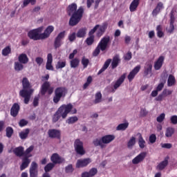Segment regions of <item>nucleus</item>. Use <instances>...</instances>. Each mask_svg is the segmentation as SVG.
I'll list each match as a JSON object with an SVG mask.
<instances>
[{
	"label": "nucleus",
	"instance_id": "5",
	"mask_svg": "<svg viewBox=\"0 0 177 177\" xmlns=\"http://www.w3.org/2000/svg\"><path fill=\"white\" fill-rule=\"evenodd\" d=\"M67 92V89H66V87H57L55 90V95L53 97V102L55 103V104H57L59 102H60V100L62 97H64L66 96V93Z\"/></svg>",
	"mask_w": 177,
	"mask_h": 177
},
{
	"label": "nucleus",
	"instance_id": "64",
	"mask_svg": "<svg viewBox=\"0 0 177 177\" xmlns=\"http://www.w3.org/2000/svg\"><path fill=\"white\" fill-rule=\"evenodd\" d=\"M170 121H171V124H173V125H176L177 124V115H172L170 118Z\"/></svg>",
	"mask_w": 177,
	"mask_h": 177
},
{
	"label": "nucleus",
	"instance_id": "2",
	"mask_svg": "<svg viewBox=\"0 0 177 177\" xmlns=\"http://www.w3.org/2000/svg\"><path fill=\"white\" fill-rule=\"evenodd\" d=\"M70 113L71 114H77V109L74 108L73 104L69 103L68 104H64L61 105L53 115V122H57L60 118L66 120Z\"/></svg>",
	"mask_w": 177,
	"mask_h": 177
},
{
	"label": "nucleus",
	"instance_id": "44",
	"mask_svg": "<svg viewBox=\"0 0 177 177\" xmlns=\"http://www.w3.org/2000/svg\"><path fill=\"white\" fill-rule=\"evenodd\" d=\"M168 165V159L165 158L163 161H162L159 165H158V169L160 171H162Z\"/></svg>",
	"mask_w": 177,
	"mask_h": 177
},
{
	"label": "nucleus",
	"instance_id": "12",
	"mask_svg": "<svg viewBox=\"0 0 177 177\" xmlns=\"http://www.w3.org/2000/svg\"><path fill=\"white\" fill-rule=\"evenodd\" d=\"M30 177H38V164L35 162L31 163L30 169Z\"/></svg>",
	"mask_w": 177,
	"mask_h": 177
},
{
	"label": "nucleus",
	"instance_id": "53",
	"mask_svg": "<svg viewBox=\"0 0 177 177\" xmlns=\"http://www.w3.org/2000/svg\"><path fill=\"white\" fill-rule=\"evenodd\" d=\"M81 63H82L84 68H86V67H88V66H89V59L86 58L85 57H83L82 58Z\"/></svg>",
	"mask_w": 177,
	"mask_h": 177
},
{
	"label": "nucleus",
	"instance_id": "38",
	"mask_svg": "<svg viewBox=\"0 0 177 177\" xmlns=\"http://www.w3.org/2000/svg\"><path fill=\"white\" fill-rule=\"evenodd\" d=\"M33 150L34 145L30 146L28 149H26L25 151H24V157H28V158H30V157H32V155L30 153H31Z\"/></svg>",
	"mask_w": 177,
	"mask_h": 177
},
{
	"label": "nucleus",
	"instance_id": "55",
	"mask_svg": "<svg viewBox=\"0 0 177 177\" xmlns=\"http://www.w3.org/2000/svg\"><path fill=\"white\" fill-rule=\"evenodd\" d=\"M92 76H88L87 77L86 83L83 86V88L86 89V88H88V86H89V85H91V84L92 83Z\"/></svg>",
	"mask_w": 177,
	"mask_h": 177
},
{
	"label": "nucleus",
	"instance_id": "60",
	"mask_svg": "<svg viewBox=\"0 0 177 177\" xmlns=\"http://www.w3.org/2000/svg\"><path fill=\"white\" fill-rule=\"evenodd\" d=\"M124 60H127V62H129L131 59H132V52L128 51L127 53H126L124 57Z\"/></svg>",
	"mask_w": 177,
	"mask_h": 177
},
{
	"label": "nucleus",
	"instance_id": "28",
	"mask_svg": "<svg viewBox=\"0 0 177 177\" xmlns=\"http://www.w3.org/2000/svg\"><path fill=\"white\" fill-rule=\"evenodd\" d=\"M28 57L27 56V54L26 53H21L18 57V62L21 63L22 64H27L29 62Z\"/></svg>",
	"mask_w": 177,
	"mask_h": 177
},
{
	"label": "nucleus",
	"instance_id": "14",
	"mask_svg": "<svg viewBox=\"0 0 177 177\" xmlns=\"http://www.w3.org/2000/svg\"><path fill=\"white\" fill-rule=\"evenodd\" d=\"M50 161L56 165L57 164H63L64 158H62L58 153H53L50 157Z\"/></svg>",
	"mask_w": 177,
	"mask_h": 177
},
{
	"label": "nucleus",
	"instance_id": "62",
	"mask_svg": "<svg viewBox=\"0 0 177 177\" xmlns=\"http://www.w3.org/2000/svg\"><path fill=\"white\" fill-rule=\"evenodd\" d=\"M165 120V113H161L159 116L157 117L156 121L158 122H162Z\"/></svg>",
	"mask_w": 177,
	"mask_h": 177
},
{
	"label": "nucleus",
	"instance_id": "1",
	"mask_svg": "<svg viewBox=\"0 0 177 177\" xmlns=\"http://www.w3.org/2000/svg\"><path fill=\"white\" fill-rule=\"evenodd\" d=\"M77 6L75 3L70 4L66 9L68 15L71 16L68 24L71 27L77 26V24L81 21L82 16H84V8L80 6L77 10Z\"/></svg>",
	"mask_w": 177,
	"mask_h": 177
},
{
	"label": "nucleus",
	"instance_id": "22",
	"mask_svg": "<svg viewBox=\"0 0 177 177\" xmlns=\"http://www.w3.org/2000/svg\"><path fill=\"white\" fill-rule=\"evenodd\" d=\"M101 138L103 145H109V143H111V142L115 139V136L113 135H106L102 136Z\"/></svg>",
	"mask_w": 177,
	"mask_h": 177
},
{
	"label": "nucleus",
	"instance_id": "23",
	"mask_svg": "<svg viewBox=\"0 0 177 177\" xmlns=\"http://www.w3.org/2000/svg\"><path fill=\"white\" fill-rule=\"evenodd\" d=\"M162 9H164V3H162V2L158 3L156 8L152 11V15L157 16Z\"/></svg>",
	"mask_w": 177,
	"mask_h": 177
},
{
	"label": "nucleus",
	"instance_id": "11",
	"mask_svg": "<svg viewBox=\"0 0 177 177\" xmlns=\"http://www.w3.org/2000/svg\"><path fill=\"white\" fill-rule=\"evenodd\" d=\"M91 162H92V160L89 158L79 159L76 162V168H84V167H88Z\"/></svg>",
	"mask_w": 177,
	"mask_h": 177
},
{
	"label": "nucleus",
	"instance_id": "26",
	"mask_svg": "<svg viewBox=\"0 0 177 177\" xmlns=\"http://www.w3.org/2000/svg\"><path fill=\"white\" fill-rule=\"evenodd\" d=\"M30 162H31V160H29L28 156H24L22 159V164L20 166V170L24 171V169H26V168L30 165Z\"/></svg>",
	"mask_w": 177,
	"mask_h": 177
},
{
	"label": "nucleus",
	"instance_id": "3",
	"mask_svg": "<svg viewBox=\"0 0 177 177\" xmlns=\"http://www.w3.org/2000/svg\"><path fill=\"white\" fill-rule=\"evenodd\" d=\"M22 88L23 89L19 91V96L24 98V102L25 104L30 103L31 99V95L34 92V89L31 88L32 86L27 77H24L22 80Z\"/></svg>",
	"mask_w": 177,
	"mask_h": 177
},
{
	"label": "nucleus",
	"instance_id": "10",
	"mask_svg": "<svg viewBox=\"0 0 177 177\" xmlns=\"http://www.w3.org/2000/svg\"><path fill=\"white\" fill-rule=\"evenodd\" d=\"M48 135L50 139H60L62 138V131L56 129H50L48 131Z\"/></svg>",
	"mask_w": 177,
	"mask_h": 177
},
{
	"label": "nucleus",
	"instance_id": "33",
	"mask_svg": "<svg viewBox=\"0 0 177 177\" xmlns=\"http://www.w3.org/2000/svg\"><path fill=\"white\" fill-rule=\"evenodd\" d=\"M110 63H111V59H108L104 62L102 68L98 71L97 75H100L102 73H104L107 68H109V66H110Z\"/></svg>",
	"mask_w": 177,
	"mask_h": 177
},
{
	"label": "nucleus",
	"instance_id": "40",
	"mask_svg": "<svg viewBox=\"0 0 177 177\" xmlns=\"http://www.w3.org/2000/svg\"><path fill=\"white\" fill-rule=\"evenodd\" d=\"M71 68H77L80 66V59L78 58H74L70 62Z\"/></svg>",
	"mask_w": 177,
	"mask_h": 177
},
{
	"label": "nucleus",
	"instance_id": "31",
	"mask_svg": "<svg viewBox=\"0 0 177 177\" xmlns=\"http://www.w3.org/2000/svg\"><path fill=\"white\" fill-rule=\"evenodd\" d=\"M93 145H94L95 147H97L100 146V149H104V147H106V145L103 144L102 138L94 139L93 140Z\"/></svg>",
	"mask_w": 177,
	"mask_h": 177
},
{
	"label": "nucleus",
	"instance_id": "29",
	"mask_svg": "<svg viewBox=\"0 0 177 177\" xmlns=\"http://www.w3.org/2000/svg\"><path fill=\"white\" fill-rule=\"evenodd\" d=\"M107 23H104L102 24V26H99V29L98 31L97 32V37H102V35H103L104 34V32H106V30H107Z\"/></svg>",
	"mask_w": 177,
	"mask_h": 177
},
{
	"label": "nucleus",
	"instance_id": "45",
	"mask_svg": "<svg viewBox=\"0 0 177 177\" xmlns=\"http://www.w3.org/2000/svg\"><path fill=\"white\" fill-rule=\"evenodd\" d=\"M156 31H157V37L158 38H162V37H164V32H162V26L161 25L157 26Z\"/></svg>",
	"mask_w": 177,
	"mask_h": 177
},
{
	"label": "nucleus",
	"instance_id": "21",
	"mask_svg": "<svg viewBox=\"0 0 177 177\" xmlns=\"http://www.w3.org/2000/svg\"><path fill=\"white\" fill-rule=\"evenodd\" d=\"M164 60H165V57L160 56L154 63V69L156 71L160 70L162 67V64H164Z\"/></svg>",
	"mask_w": 177,
	"mask_h": 177
},
{
	"label": "nucleus",
	"instance_id": "52",
	"mask_svg": "<svg viewBox=\"0 0 177 177\" xmlns=\"http://www.w3.org/2000/svg\"><path fill=\"white\" fill-rule=\"evenodd\" d=\"M53 168H55V164H53V162H50L45 166L44 171L45 172H49L52 171Z\"/></svg>",
	"mask_w": 177,
	"mask_h": 177
},
{
	"label": "nucleus",
	"instance_id": "35",
	"mask_svg": "<svg viewBox=\"0 0 177 177\" xmlns=\"http://www.w3.org/2000/svg\"><path fill=\"white\" fill-rule=\"evenodd\" d=\"M30 133V129H26L19 133V138L22 140H24L26 138H28Z\"/></svg>",
	"mask_w": 177,
	"mask_h": 177
},
{
	"label": "nucleus",
	"instance_id": "42",
	"mask_svg": "<svg viewBox=\"0 0 177 177\" xmlns=\"http://www.w3.org/2000/svg\"><path fill=\"white\" fill-rule=\"evenodd\" d=\"M128 127H129V122L121 123L116 127V130L117 131H125L128 128Z\"/></svg>",
	"mask_w": 177,
	"mask_h": 177
},
{
	"label": "nucleus",
	"instance_id": "37",
	"mask_svg": "<svg viewBox=\"0 0 177 177\" xmlns=\"http://www.w3.org/2000/svg\"><path fill=\"white\" fill-rule=\"evenodd\" d=\"M176 83V80L175 79V76L169 75L167 80V86H174V85H175Z\"/></svg>",
	"mask_w": 177,
	"mask_h": 177
},
{
	"label": "nucleus",
	"instance_id": "27",
	"mask_svg": "<svg viewBox=\"0 0 177 177\" xmlns=\"http://www.w3.org/2000/svg\"><path fill=\"white\" fill-rule=\"evenodd\" d=\"M152 68H153V65L151 64V62H147L144 68L145 77H147L149 74H151Z\"/></svg>",
	"mask_w": 177,
	"mask_h": 177
},
{
	"label": "nucleus",
	"instance_id": "6",
	"mask_svg": "<svg viewBox=\"0 0 177 177\" xmlns=\"http://www.w3.org/2000/svg\"><path fill=\"white\" fill-rule=\"evenodd\" d=\"M41 32H42V28L32 29L28 32V37L30 39H33V41H39V39H44Z\"/></svg>",
	"mask_w": 177,
	"mask_h": 177
},
{
	"label": "nucleus",
	"instance_id": "32",
	"mask_svg": "<svg viewBox=\"0 0 177 177\" xmlns=\"http://www.w3.org/2000/svg\"><path fill=\"white\" fill-rule=\"evenodd\" d=\"M87 31L88 29L86 28H82L78 30L77 32L76 33V37L77 38H85Z\"/></svg>",
	"mask_w": 177,
	"mask_h": 177
},
{
	"label": "nucleus",
	"instance_id": "57",
	"mask_svg": "<svg viewBox=\"0 0 177 177\" xmlns=\"http://www.w3.org/2000/svg\"><path fill=\"white\" fill-rule=\"evenodd\" d=\"M99 27H100V25H96L95 26H94V28L89 31L88 35L91 37H95L93 34H95V32L97 31V29L99 28Z\"/></svg>",
	"mask_w": 177,
	"mask_h": 177
},
{
	"label": "nucleus",
	"instance_id": "25",
	"mask_svg": "<svg viewBox=\"0 0 177 177\" xmlns=\"http://www.w3.org/2000/svg\"><path fill=\"white\" fill-rule=\"evenodd\" d=\"M120 62H121L120 55H115L112 59L111 68H113V70H114V68H117V67H118V64H120Z\"/></svg>",
	"mask_w": 177,
	"mask_h": 177
},
{
	"label": "nucleus",
	"instance_id": "41",
	"mask_svg": "<svg viewBox=\"0 0 177 177\" xmlns=\"http://www.w3.org/2000/svg\"><path fill=\"white\" fill-rule=\"evenodd\" d=\"M136 145V138L132 136L127 142L128 149H132Z\"/></svg>",
	"mask_w": 177,
	"mask_h": 177
},
{
	"label": "nucleus",
	"instance_id": "56",
	"mask_svg": "<svg viewBox=\"0 0 177 177\" xmlns=\"http://www.w3.org/2000/svg\"><path fill=\"white\" fill-rule=\"evenodd\" d=\"M66 174H73L74 172V168L73 167V165H68L65 167Z\"/></svg>",
	"mask_w": 177,
	"mask_h": 177
},
{
	"label": "nucleus",
	"instance_id": "13",
	"mask_svg": "<svg viewBox=\"0 0 177 177\" xmlns=\"http://www.w3.org/2000/svg\"><path fill=\"white\" fill-rule=\"evenodd\" d=\"M147 156V152H141L132 160V164L138 165L144 161Z\"/></svg>",
	"mask_w": 177,
	"mask_h": 177
},
{
	"label": "nucleus",
	"instance_id": "17",
	"mask_svg": "<svg viewBox=\"0 0 177 177\" xmlns=\"http://www.w3.org/2000/svg\"><path fill=\"white\" fill-rule=\"evenodd\" d=\"M19 111H20V105L18 103H14L10 109V115L15 118L19 115Z\"/></svg>",
	"mask_w": 177,
	"mask_h": 177
},
{
	"label": "nucleus",
	"instance_id": "16",
	"mask_svg": "<svg viewBox=\"0 0 177 177\" xmlns=\"http://www.w3.org/2000/svg\"><path fill=\"white\" fill-rule=\"evenodd\" d=\"M125 78H127V73H124L118 79V80L115 82L113 85V89L115 91L118 89V88H120L121 85H122V84L125 81Z\"/></svg>",
	"mask_w": 177,
	"mask_h": 177
},
{
	"label": "nucleus",
	"instance_id": "59",
	"mask_svg": "<svg viewBox=\"0 0 177 177\" xmlns=\"http://www.w3.org/2000/svg\"><path fill=\"white\" fill-rule=\"evenodd\" d=\"M99 27H100V25H96L95 26H94V28L89 31L88 35L91 37H95L93 34H95V32L97 31V29L99 28Z\"/></svg>",
	"mask_w": 177,
	"mask_h": 177
},
{
	"label": "nucleus",
	"instance_id": "7",
	"mask_svg": "<svg viewBox=\"0 0 177 177\" xmlns=\"http://www.w3.org/2000/svg\"><path fill=\"white\" fill-rule=\"evenodd\" d=\"M75 151L80 156L85 154V149H84V142L80 139H76L73 144Z\"/></svg>",
	"mask_w": 177,
	"mask_h": 177
},
{
	"label": "nucleus",
	"instance_id": "58",
	"mask_svg": "<svg viewBox=\"0 0 177 177\" xmlns=\"http://www.w3.org/2000/svg\"><path fill=\"white\" fill-rule=\"evenodd\" d=\"M99 27H100V25H96L95 26H94V28L89 31L88 35L91 37H95L93 34H95V32L97 31V29L99 28Z\"/></svg>",
	"mask_w": 177,
	"mask_h": 177
},
{
	"label": "nucleus",
	"instance_id": "50",
	"mask_svg": "<svg viewBox=\"0 0 177 177\" xmlns=\"http://www.w3.org/2000/svg\"><path fill=\"white\" fill-rule=\"evenodd\" d=\"M30 3L31 5H35V3H37V0H24L22 8H26V6H28Z\"/></svg>",
	"mask_w": 177,
	"mask_h": 177
},
{
	"label": "nucleus",
	"instance_id": "15",
	"mask_svg": "<svg viewBox=\"0 0 177 177\" xmlns=\"http://www.w3.org/2000/svg\"><path fill=\"white\" fill-rule=\"evenodd\" d=\"M140 71V65H138L136 66L129 74L127 76V78L129 81V82H132L133 80V78L136 76V74Z\"/></svg>",
	"mask_w": 177,
	"mask_h": 177
},
{
	"label": "nucleus",
	"instance_id": "49",
	"mask_svg": "<svg viewBox=\"0 0 177 177\" xmlns=\"http://www.w3.org/2000/svg\"><path fill=\"white\" fill-rule=\"evenodd\" d=\"M77 121H78V117L77 116H72V117H69L67 120H66V123L67 124H75V122H77Z\"/></svg>",
	"mask_w": 177,
	"mask_h": 177
},
{
	"label": "nucleus",
	"instance_id": "43",
	"mask_svg": "<svg viewBox=\"0 0 177 177\" xmlns=\"http://www.w3.org/2000/svg\"><path fill=\"white\" fill-rule=\"evenodd\" d=\"M94 42H95V36L88 35V37H87L85 40V44H86L88 46H91V45H93Z\"/></svg>",
	"mask_w": 177,
	"mask_h": 177
},
{
	"label": "nucleus",
	"instance_id": "39",
	"mask_svg": "<svg viewBox=\"0 0 177 177\" xmlns=\"http://www.w3.org/2000/svg\"><path fill=\"white\" fill-rule=\"evenodd\" d=\"M165 82H167V79L165 77H162L160 80V83L156 87V91L158 92H160V91H162V88H164V85H165Z\"/></svg>",
	"mask_w": 177,
	"mask_h": 177
},
{
	"label": "nucleus",
	"instance_id": "34",
	"mask_svg": "<svg viewBox=\"0 0 177 177\" xmlns=\"http://www.w3.org/2000/svg\"><path fill=\"white\" fill-rule=\"evenodd\" d=\"M137 136H138V145H139L140 149H145L146 141L145 140V139H143V136H142V133H138Z\"/></svg>",
	"mask_w": 177,
	"mask_h": 177
},
{
	"label": "nucleus",
	"instance_id": "51",
	"mask_svg": "<svg viewBox=\"0 0 177 177\" xmlns=\"http://www.w3.org/2000/svg\"><path fill=\"white\" fill-rule=\"evenodd\" d=\"M66 64H67V62L66 61H59L55 66V68L57 70H59L60 68H64V67H66Z\"/></svg>",
	"mask_w": 177,
	"mask_h": 177
},
{
	"label": "nucleus",
	"instance_id": "46",
	"mask_svg": "<svg viewBox=\"0 0 177 177\" xmlns=\"http://www.w3.org/2000/svg\"><path fill=\"white\" fill-rule=\"evenodd\" d=\"M173 133H175V129L172 127H167L165 133L166 138H171Z\"/></svg>",
	"mask_w": 177,
	"mask_h": 177
},
{
	"label": "nucleus",
	"instance_id": "63",
	"mask_svg": "<svg viewBox=\"0 0 177 177\" xmlns=\"http://www.w3.org/2000/svg\"><path fill=\"white\" fill-rule=\"evenodd\" d=\"M28 124V121L26 120L25 119H21L19 122V125L21 127V128H23V127H26V125Z\"/></svg>",
	"mask_w": 177,
	"mask_h": 177
},
{
	"label": "nucleus",
	"instance_id": "8",
	"mask_svg": "<svg viewBox=\"0 0 177 177\" xmlns=\"http://www.w3.org/2000/svg\"><path fill=\"white\" fill-rule=\"evenodd\" d=\"M46 92H48V95L53 93V87H50V83L49 82H44L41 86V95L44 96V95H46Z\"/></svg>",
	"mask_w": 177,
	"mask_h": 177
},
{
	"label": "nucleus",
	"instance_id": "18",
	"mask_svg": "<svg viewBox=\"0 0 177 177\" xmlns=\"http://www.w3.org/2000/svg\"><path fill=\"white\" fill-rule=\"evenodd\" d=\"M97 174V169L96 167H93L88 171L82 173L81 177H93Z\"/></svg>",
	"mask_w": 177,
	"mask_h": 177
},
{
	"label": "nucleus",
	"instance_id": "20",
	"mask_svg": "<svg viewBox=\"0 0 177 177\" xmlns=\"http://www.w3.org/2000/svg\"><path fill=\"white\" fill-rule=\"evenodd\" d=\"M55 31V27L53 26H48L44 30V33H41V36L43 37V39H46V38H49L50 37V34Z\"/></svg>",
	"mask_w": 177,
	"mask_h": 177
},
{
	"label": "nucleus",
	"instance_id": "48",
	"mask_svg": "<svg viewBox=\"0 0 177 177\" xmlns=\"http://www.w3.org/2000/svg\"><path fill=\"white\" fill-rule=\"evenodd\" d=\"M10 53H12V48L9 46H6L2 50L3 56H8L10 55Z\"/></svg>",
	"mask_w": 177,
	"mask_h": 177
},
{
	"label": "nucleus",
	"instance_id": "36",
	"mask_svg": "<svg viewBox=\"0 0 177 177\" xmlns=\"http://www.w3.org/2000/svg\"><path fill=\"white\" fill-rule=\"evenodd\" d=\"M14 68L15 71H17L19 73V71H22V70L24 69V65H23L21 62H15L14 64Z\"/></svg>",
	"mask_w": 177,
	"mask_h": 177
},
{
	"label": "nucleus",
	"instance_id": "19",
	"mask_svg": "<svg viewBox=\"0 0 177 177\" xmlns=\"http://www.w3.org/2000/svg\"><path fill=\"white\" fill-rule=\"evenodd\" d=\"M53 62V56L52 55V53H48L47 55V62L46 64V70L53 71V66L52 65Z\"/></svg>",
	"mask_w": 177,
	"mask_h": 177
},
{
	"label": "nucleus",
	"instance_id": "30",
	"mask_svg": "<svg viewBox=\"0 0 177 177\" xmlns=\"http://www.w3.org/2000/svg\"><path fill=\"white\" fill-rule=\"evenodd\" d=\"M140 2V0H133L129 6L130 12H136V10L139 6Z\"/></svg>",
	"mask_w": 177,
	"mask_h": 177
},
{
	"label": "nucleus",
	"instance_id": "4",
	"mask_svg": "<svg viewBox=\"0 0 177 177\" xmlns=\"http://www.w3.org/2000/svg\"><path fill=\"white\" fill-rule=\"evenodd\" d=\"M109 44H110V36H105L102 37L93 52V56L94 57L99 56L100 50L102 52H104V50L109 48Z\"/></svg>",
	"mask_w": 177,
	"mask_h": 177
},
{
	"label": "nucleus",
	"instance_id": "24",
	"mask_svg": "<svg viewBox=\"0 0 177 177\" xmlns=\"http://www.w3.org/2000/svg\"><path fill=\"white\" fill-rule=\"evenodd\" d=\"M12 151L17 157H24V147L21 146L15 148Z\"/></svg>",
	"mask_w": 177,
	"mask_h": 177
},
{
	"label": "nucleus",
	"instance_id": "54",
	"mask_svg": "<svg viewBox=\"0 0 177 177\" xmlns=\"http://www.w3.org/2000/svg\"><path fill=\"white\" fill-rule=\"evenodd\" d=\"M6 136L7 138H12V135H13V128L10 127H8L6 129Z\"/></svg>",
	"mask_w": 177,
	"mask_h": 177
},
{
	"label": "nucleus",
	"instance_id": "61",
	"mask_svg": "<svg viewBox=\"0 0 177 177\" xmlns=\"http://www.w3.org/2000/svg\"><path fill=\"white\" fill-rule=\"evenodd\" d=\"M75 38H77V33L73 32L68 35V40L70 42H74L75 41Z\"/></svg>",
	"mask_w": 177,
	"mask_h": 177
},
{
	"label": "nucleus",
	"instance_id": "9",
	"mask_svg": "<svg viewBox=\"0 0 177 177\" xmlns=\"http://www.w3.org/2000/svg\"><path fill=\"white\" fill-rule=\"evenodd\" d=\"M66 37V31H62L58 34V35L55 37L54 41V48L55 49H57L62 46V40L64 39Z\"/></svg>",
	"mask_w": 177,
	"mask_h": 177
},
{
	"label": "nucleus",
	"instance_id": "47",
	"mask_svg": "<svg viewBox=\"0 0 177 177\" xmlns=\"http://www.w3.org/2000/svg\"><path fill=\"white\" fill-rule=\"evenodd\" d=\"M102 102V93L97 92L95 94V99L93 102L94 104H97Z\"/></svg>",
	"mask_w": 177,
	"mask_h": 177
}]
</instances>
